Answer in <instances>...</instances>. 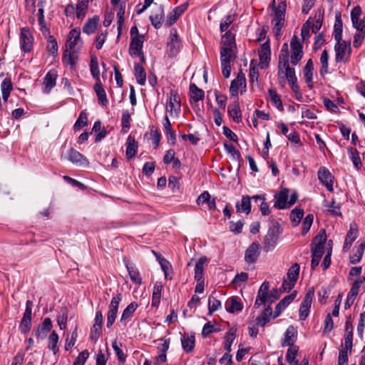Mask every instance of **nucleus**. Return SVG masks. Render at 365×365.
<instances>
[{"label": "nucleus", "instance_id": "nucleus-1", "mask_svg": "<svg viewBox=\"0 0 365 365\" xmlns=\"http://www.w3.org/2000/svg\"><path fill=\"white\" fill-rule=\"evenodd\" d=\"M282 231L279 223L278 222H273L264 238L263 250L265 252H271L275 248Z\"/></svg>", "mask_w": 365, "mask_h": 365}, {"label": "nucleus", "instance_id": "nucleus-2", "mask_svg": "<svg viewBox=\"0 0 365 365\" xmlns=\"http://www.w3.org/2000/svg\"><path fill=\"white\" fill-rule=\"evenodd\" d=\"M335 60L336 62L346 63L349 61L351 56V43L345 41L339 40L336 41L334 46Z\"/></svg>", "mask_w": 365, "mask_h": 365}, {"label": "nucleus", "instance_id": "nucleus-3", "mask_svg": "<svg viewBox=\"0 0 365 365\" xmlns=\"http://www.w3.org/2000/svg\"><path fill=\"white\" fill-rule=\"evenodd\" d=\"M121 300L122 295L120 293H118L112 298L110 302L107 313L106 326L108 328L111 327L115 321L118 311V306Z\"/></svg>", "mask_w": 365, "mask_h": 365}, {"label": "nucleus", "instance_id": "nucleus-4", "mask_svg": "<svg viewBox=\"0 0 365 365\" xmlns=\"http://www.w3.org/2000/svg\"><path fill=\"white\" fill-rule=\"evenodd\" d=\"M181 47V42L175 29H171L167 43V52L169 56H175Z\"/></svg>", "mask_w": 365, "mask_h": 365}, {"label": "nucleus", "instance_id": "nucleus-5", "mask_svg": "<svg viewBox=\"0 0 365 365\" xmlns=\"http://www.w3.org/2000/svg\"><path fill=\"white\" fill-rule=\"evenodd\" d=\"M34 37L26 27L21 29L19 35L20 48L25 53L31 52L33 48Z\"/></svg>", "mask_w": 365, "mask_h": 365}, {"label": "nucleus", "instance_id": "nucleus-6", "mask_svg": "<svg viewBox=\"0 0 365 365\" xmlns=\"http://www.w3.org/2000/svg\"><path fill=\"white\" fill-rule=\"evenodd\" d=\"M32 302L28 300L26 304V309L21 319L19 329L22 334H27L31 329Z\"/></svg>", "mask_w": 365, "mask_h": 365}, {"label": "nucleus", "instance_id": "nucleus-7", "mask_svg": "<svg viewBox=\"0 0 365 365\" xmlns=\"http://www.w3.org/2000/svg\"><path fill=\"white\" fill-rule=\"evenodd\" d=\"M291 47V63L293 66L297 65L303 56L302 45L297 36H294L290 41Z\"/></svg>", "mask_w": 365, "mask_h": 365}, {"label": "nucleus", "instance_id": "nucleus-8", "mask_svg": "<svg viewBox=\"0 0 365 365\" xmlns=\"http://www.w3.org/2000/svg\"><path fill=\"white\" fill-rule=\"evenodd\" d=\"M314 296V289L310 288L306 293L299 307V319L305 320L309 314V310Z\"/></svg>", "mask_w": 365, "mask_h": 365}, {"label": "nucleus", "instance_id": "nucleus-9", "mask_svg": "<svg viewBox=\"0 0 365 365\" xmlns=\"http://www.w3.org/2000/svg\"><path fill=\"white\" fill-rule=\"evenodd\" d=\"M361 9L359 6H354L351 11V19L354 28L357 31L365 32V16L361 19Z\"/></svg>", "mask_w": 365, "mask_h": 365}, {"label": "nucleus", "instance_id": "nucleus-10", "mask_svg": "<svg viewBox=\"0 0 365 365\" xmlns=\"http://www.w3.org/2000/svg\"><path fill=\"white\" fill-rule=\"evenodd\" d=\"M66 159L77 166L88 167L89 165L88 159L72 148L68 150Z\"/></svg>", "mask_w": 365, "mask_h": 365}, {"label": "nucleus", "instance_id": "nucleus-11", "mask_svg": "<svg viewBox=\"0 0 365 365\" xmlns=\"http://www.w3.org/2000/svg\"><path fill=\"white\" fill-rule=\"evenodd\" d=\"M318 178L320 182L326 187L327 190H334V176L325 167H321L318 170Z\"/></svg>", "mask_w": 365, "mask_h": 365}, {"label": "nucleus", "instance_id": "nucleus-12", "mask_svg": "<svg viewBox=\"0 0 365 365\" xmlns=\"http://www.w3.org/2000/svg\"><path fill=\"white\" fill-rule=\"evenodd\" d=\"M260 255V245L258 242H252L245 253V261L248 264L255 263Z\"/></svg>", "mask_w": 365, "mask_h": 365}, {"label": "nucleus", "instance_id": "nucleus-13", "mask_svg": "<svg viewBox=\"0 0 365 365\" xmlns=\"http://www.w3.org/2000/svg\"><path fill=\"white\" fill-rule=\"evenodd\" d=\"M165 19L164 9L163 6H157L154 8L150 16V20L155 29H160Z\"/></svg>", "mask_w": 365, "mask_h": 365}, {"label": "nucleus", "instance_id": "nucleus-14", "mask_svg": "<svg viewBox=\"0 0 365 365\" xmlns=\"http://www.w3.org/2000/svg\"><path fill=\"white\" fill-rule=\"evenodd\" d=\"M143 35H137L131 38L129 45V53L132 57H137L143 51Z\"/></svg>", "mask_w": 365, "mask_h": 365}, {"label": "nucleus", "instance_id": "nucleus-15", "mask_svg": "<svg viewBox=\"0 0 365 365\" xmlns=\"http://www.w3.org/2000/svg\"><path fill=\"white\" fill-rule=\"evenodd\" d=\"M163 343L157 347L158 355L155 357V364L165 363L167 361L166 353L170 347V339H159Z\"/></svg>", "mask_w": 365, "mask_h": 365}, {"label": "nucleus", "instance_id": "nucleus-16", "mask_svg": "<svg viewBox=\"0 0 365 365\" xmlns=\"http://www.w3.org/2000/svg\"><path fill=\"white\" fill-rule=\"evenodd\" d=\"M289 190L287 188L282 189L279 192L274 195L275 202L274 207L277 209L288 208Z\"/></svg>", "mask_w": 365, "mask_h": 365}, {"label": "nucleus", "instance_id": "nucleus-17", "mask_svg": "<svg viewBox=\"0 0 365 365\" xmlns=\"http://www.w3.org/2000/svg\"><path fill=\"white\" fill-rule=\"evenodd\" d=\"M271 51L267 42L261 45V49L259 51V67L264 69L268 66L270 61Z\"/></svg>", "mask_w": 365, "mask_h": 365}, {"label": "nucleus", "instance_id": "nucleus-18", "mask_svg": "<svg viewBox=\"0 0 365 365\" xmlns=\"http://www.w3.org/2000/svg\"><path fill=\"white\" fill-rule=\"evenodd\" d=\"M58 77L57 71L55 69L50 70L45 76L43 83V91L46 93H48L51 89L56 86Z\"/></svg>", "mask_w": 365, "mask_h": 365}, {"label": "nucleus", "instance_id": "nucleus-19", "mask_svg": "<svg viewBox=\"0 0 365 365\" xmlns=\"http://www.w3.org/2000/svg\"><path fill=\"white\" fill-rule=\"evenodd\" d=\"M289 46L287 43H284L282 46V48L280 50V53L279 55L278 76L279 77H281V73H284L282 67L289 65Z\"/></svg>", "mask_w": 365, "mask_h": 365}, {"label": "nucleus", "instance_id": "nucleus-20", "mask_svg": "<svg viewBox=\"0 0 365 365\" xmlns=\"http://www.w3.org/2000/svg\"><path fill=\"white\" fill-rule=\"evenodd\" d=\"M52 327L51 319L48 317L45 318L43 322L34 330L35 336L37 339H44L47 334L51 330Z\"/></svg>", "mask_w": 365, "mask_h": 365}, {"label": "nucleus", "instance_id": "nucleus-21", "mask_svg": "<svg viewBox=\"0 0 365 365\" xmlns=\"http://www.w3.org/2000/svg\"><path fill=\"white\" fill-rule=\"evenodd\" d=\"M246 88V79L243 73H239L237 78L232 81L230 91L232 96L238 95L239 88Z\"/></svg>", "mask_w": 365, "mask_h": 365}, {"label": "nucleus", "instance_id": "nucleus-22", "mask_svg": "<svg viewBox=\"0 0 365 365\" xmlns=\"http://www.w3.org/2000/svg\"><path fill=\"white\" fill-rule=\"evenodd\" d=\"M81 32L79 30L76 29H72L68 36L66 46L68 48L70 51H75L76 46L78 44L79 42L82 43L81 41Z\"/></svg>", "mask_w": 365, "mask_h": 365}, {"label": "nucleus", "instance_id": "nucleus-23", "mask_svg": "<svg viewBox=\"0 0 365 365\" xmlns=\"http://www.w3.org/2000/svg\"><path fill=\"white\" fill-rule=\"evenodd\" d=\"M297 295V292L294 291L291 294L284 297L275 307L274 318L280 315L282 312L294 299Z\"/></svg>", "mask_w": 365, "mask_h": 365}, {"label": "nucleus", "instance_id": "nucleus-24", "mask_svg": "<svg viewBox=\"0 0 365 365\" xmlns=\"http://www.w3.org/2000/svg\"><path fill=\"white\" fill-rule=\"evenodd\" d=\"M169 112L180 113V98L178 93L175 91H170V96L168 101Z\"/></svg>", "mask_w": 365, "mask_h": 365}, {"label": "nucleus", "instance_id": "nucleus-25", "mask_svg": "<svg viewBox=\"0 0 365 365\" xmlns=\"http://www.w3.org/2000/svg\"><path fill=\"white\" fill-rule=\"evenodd\" d=\"M126 151H125V155L126 158L130 160L133 158L137 153L138 148V144L135 141V139L133 136L130 135L127 138L126 142Z\"/></svg>", "mask_w": 365, "mask_h": 365}, {"label": "nucleus", "instance_id": "nucleus-26", "mask_svg": "<svg viewBox=\"0 0 365 365\" xmlns=\"http://www.w3.org/2000/svg\"><path fill=\"white\" fill-rule=\"evenodd\" d=\"M251 197L243 195L240 202L236 203V211L249 215L251 212Z\"/></svg>", "mask_w": 365, "mask_h": 365}, {"label": "nucleus", "instance_id": "nucleus-27", "mask_svg": "<svg viewBox=\"0 0 365 365\" xmlns=\"http://www.w3.org/2000/svg\"><path fill=\"white\" fill-rule=\"evenodd\" d=\"M138 307V305L135 302H133L128 304L122 313L120 322L125 326L128 321H129L135 311L137 309Z\"/></svg>", "mask_w": 365, "mask_h": 365}, {"label": "nucleus", "instance_id": "nucleus-28", "mask_svg": "<svg viewBox=\"0 0 365 365\" xmlns=\"http://www.w3.org/2000/svg\"><path fill=\"white\" fill-rule=\"evenodd\" d=\"M207 264V258L205 256L201 257L195 263L194 277L196 281L204 279V265Z\"/></svg>", "mask_w": 365, "mask_h": 365}, {"label": "nucleus", "instance_id": "nucleus-29", "mask_svg": "<svg viewBox=\"0 0 365 365\" xmlns=\"http://www.w3.org/2000/svg\"><path fill=\"white\" fill-rule=\"evenodd\" d=\"M364 250V242L360 244L359 246L354 247L351 254L350 255V262L354 264L359 263L361 259Z\"/></svg>", "mask_w": 365, "mask_h": 365}, {"label": "nucleus", "instance_id": "nucleus-30", "mask_svg": "<svg viewBox=\"0 0 365 365\" xmlns=\"http://www.w3.org/2000/svg\"><path fill=\"white\" fill-rule=\"evenodd\" d=\"M163 125L164 130H165V134L167 135L168 140L169 141H171L172 144H175V140H176V135H175V132L172 128V125H171L170 121L168 115L165 116V118L163 119Z\"/></svg>", "mask_w": 365, "mask_h": 365}, {"label": "nucleus", "instance_id": "nucleus-31", "mask_svg": "<svg viewBox=\"0 0 365 365\" xmlns=\"http://www.w3.org/2000/svg\"><path fill=\"white\" fill-rule=\"evenodd\" d=\"M195 336L194 335H182L181 337V344L183 350L188 353L193 350L195 346Z\"/></svg>", "mask_w": 365, "mask_h": 365}, {"label": "nucleus", "instance_id": "nucleus-32", "mask_svg": "<svg viewBox=\"0 0 365 365\" xmlns=\"http://www.w3.org/2000/svg\"><path fill=\"white\" fill-rule=\"evenodd\" d=\"M94 91L96 93L99 103L103 106H106L108 101L107 99L106 91L101 81L96 82V83L94 85Z\"/></svg>", "mask_w": 365, "mask_h": 365}, {"label": "nucleus", "instance_id": "nucleus-33", "mask_svg": "<svg viewBox=\"0 0 365 365\" xmlns=\"http://www.w3.org/2000/svg\"><path fill=\"white\" fill-rule=\"evenodd\" d=\"M135 76L138 83L143 86L146 81V73L144 68L138 63H134Z\"/></svg>", "mask_w": 365, "mask_h": 365}, {"label": "nucleus", "instance_id": "nucleus-34", "mask_svg": "<svg viewBox=\"0 0 365 365\" xmlns=\"http://www.w3.org/2000/svg\"><path fill=\"white\" fill-rule=\"evenodd\" d=\"M125 267L131 281L136 284H141L143 281L138 269L129 263H126Z\"/></svg>", "mask_w": 365, "mask_h": 365}, {"label": "nucleus", "instance_id": "nucleus-35", "mask_svg": "<svg viewBox=\"0 0 365 365\" xmlns=\"http://www.w3.org/2000/svg\"><path fill=\"white\" fill-rule=\"evenodd\" d=\"M228 114L232 118L233 120L235 123H239L241 120L242 114L240 108V105L238 103H234L230 104L228 106Z\"/></svg>", "mask_w": 365, "mask_h": 365}, {"label": "nucleus", "instance_id": "nucleus-36", "mask_svg": "<svg viewBox=\"0 0 365 365\" xmlns=\"http://www.w3.org/2000/svg\"><path fill=\"white\" fill-rule=\"evenodd\" d=\"M235 58L234 48L230 47H221L220 60L221 63H230V61Z\"/></svg>", "mask_w": 365, "mask_h": 365}, {"label": "nucleus", "instance_id": "nucleus-37", "mask_svg": "<svg viewBox=\"0 0 365 365\" xmlns=\"http://www.w3.org/2000/svg\"><path fill=\"white\" fill-rule=\"evenodd\" d=\"M190 93L191 100L195 103L202 100L205 97L204 91L199 88L195 83L190 85Z\"/></svg>", "mask_w": 365, "mask_h": 365}, {"label": "nucleus", "instance_id": "nucleus-38", "mask_svg": "<svg viewBox=\"0 0 365 365\" xmlns=\"http://www.w3.org/2000/svg\"><path fill=\"white\" fill-rule=\"evenodd\" d=\"M343 24L342 20L341 19L340 14L336 15L335 17V23L334 26V39L336 41H339V40L342 39V31H343Z\"/></svg>", "mask_w": 365, "mask_h": 365}, {"label": "nucleus", "instance_id": "nucleus-39", "mask_svg": "<svg viewBox=\"0 0 365 365\" xmlns=\"http://www.w3.org/2000/svg\"><path fill=\"white\" fill-rule=\"evenodd\" d=\"M242 304L238 301L237 297H232L226 302V310L230 313L240 312L242 309Z\"/></svg>", "mask_w": 365, "mask_h": 365}, {"label": "nucleus", "instance_id": "nucleus-40", "mask_svg": "<svg viewBox=\"0 0 365 365\" xmlns=\"http://www.w3.org/2000/svg\"><path fill=\"white\" fill-rule=\"evenodd\" d=\"M295 333L296 331L294 328L292 326L289 327L285 331L284 338L283 339V341L282 342V346H294V341Z\"/></svg>", "mask_w": 365, "mask_h": 365}, {"label": "nucleus", "instance_id": "nucleus-41", "mask_svg": "<svg viewBox=\"0 0 365 365\" xmlns=\"http://www.w3.org/2000/svg\"><path fill=\"white\" fill-rule=\"evenodd\" d=\"M272 314V309L270 305H267V307L264 309L262 312L261 315L257 317V323L258 325L261 327H264V325L269 322L270 317Z\"/></svg>", "mask_w": 365, "mask_h": 365}, {"label": "nucleus", "instance_id": "nucleus-42", "mask_svg": "<svg viewBox=\"0 0 365 365\" xmlns=\"http://www.w3.org/2000/svg\"><path fill=\"white\" fill-rule=\"evenodd\" d=\"M314 70V64L313 61L311 58H309L304 68V76L305 78L306 83L309 85L310 88L312 87V85H309V83H312V78H313V73L312 71Z\"/></svg>", "mask_w": 365, "mask_h": 365}, {"label": "nucleus", "instance_id": "nucleus-43", "mask_svg": "<svg viewBox=\"0 0 365 365\" xmlns=\"http://www.w3.org/2000/svg\"><path fill=\"white\" fill-rule=\"evenodd\" d=\"M99 18L94 16L93 18L89 19L83 27V31L87 34H93L98 26Z\"/></svg>", "mask_w": 365, "mask_h": 365}, {"label": "nucleus", "instance_id": "nucleus-44", "mask_svg": "<svg viewBox=\"0 0 365 365\" xmlns=\"http://www.w3.org/2000/svg\"><path fill=\"white\" fill-rule=\"evenodd\" d=\"M222 47L235 48V35L230 31H227L222 36Z\"/></svg>", "mask_w": 365, "mask_h": 365}, {"label": "nucleus", "instance_id": "nucleus-45", "mask_svg": "<svg viewBox=\"0 0 365 365\" xmlns=\"http://www.w3.org/2000/svg\"><path fill=\"white\" fill-rule=\"evenodd\" d=\"M299 351L297 346H291L288 349L286 354V360L290 365H299V361L296 359V356Z\"/></svg>", "mask_w": 365, "mask_h": 365}, {"label": "nucleus", "instance_id": "nucleus-46", "mask_svg": "<svg viewBox=\"0 0 365 365\" xmlns=\"http://www.w3.org/2000/svg\"><path fill=\"white\" fill-rule=\"evenodd\" d=\"M269 97L271 103L274 106H275L278 110H283L284 107L282 105V100L279 96L277 94V91L274 88L269 89Z\"/></svg>", "mask_w": 365, "mask_h": 365}, {"label": "nucleus", "instance_id": "nucleus-47", "mask_svg": "<svg viewBox=\"0 0 365 365\" xmlns=\"http://www.w3.org/2000/svg\"><path fill=\"white\" fill-rule=\"evenodd\" d=\"M272 6L274 7V19H284V14L286 11V2H281L277 7H274L275 1L273 0L272 2Z\"/></svg>", "mask_w": 365, "mask_h": 365}, {"label": "nucleus", "instance_id": "nucleus-48", "mask_svg": "<svg viewBox=\"0 0 365 365\" xmlns=\"http://www.w3.org/2000/svg\"><path fill=\"white\" fill-rule=\"evenodd\" d=\"M357 236L358 230L351 227L345 237L344 250L349 249L353 242L357 238Z\"/></svg>", "mask_w": 365, "mask_h": 365}, {"label": "nucleus", "instance_id": "nucleus-49", "mask_svg": "<svg viewBox=\"0 0 365 365\" xmlns=\"http://www.w3.org/2000/svg\"><path fill=\"white\" fill-rule=\"evenodd\" d=\"M269 304V293H264L262 292H257V295L254 304L255 309H258L261 305L265 304Z\"/></svg>", "mask_w": 365, "mask_h": 365}, {"label": "nucleus", "instance_id": "nucleus-50", "mask_svg": "<svg viewBox=\"0 0 365 365\" xmlns=\"http://www.w3.org/2000/svg\"><path fill=\"white\" fill-rule=\"evenodd\" d=\"M364 281H365L364 277H360V278L356 279L353 282L347 296H349V297H351L356 299V296L359 294V289Z\"/></svg>", "mask_w": 365, "mask_h": 365}, {"label": "nucleus", "instance_id": "nucleus-51", "mask_svg": "<svg viewBox=\"0 0 365 365\" xmlns=\"http://www.w3.org/2000/svg\"><path fill=\"white\" fill-rule=\"evenodd\" d=\"M252 199L255 202L259 200L261 202L259 205L260 211L262 215H268L270 213L269 205L265 202V197L264 195H254Z\"/></svg>", "mask_w": 365, "mask_h": 365}, {"label": "nucleus", "instance_id": "nucleus-52", "mask_svg": "<svg viewBox=\"0 0 365 365\" xmlns=\"http://www.w3.org/2000/svg\"><path fill=\"white\" fill-rule=\"evenodd\" d=\"M56 320L60 329L63 330L66 329L68 321V309L66 307L61 308L60 314L57 317Z\"/></svg>", "mask_w": 365, "mask_h": 365}, {"label": "nucleus", "instance_id": "nucleus-53", "mask_svg": "<svg viewBox=\"0 0 365 365\" xmlns=\"http://www.w3.org/2000/svg\"><path fill=\"white\" fill-rule=\"evenodd\" d=\"M88 125V115L86 111H81L77 120L73 125L75 131L79 130Z\"/></svg>", "mask_w": 365, "mask_h": 365}, {"label": "nucleus", "instance_id": "nucleus-54", "mask_svg": "<svg viewBox=\"0 0 365 365\" xmlns=\"http://www.w3.org/2000/svg\"><path fill=\"white\" fill-rule=\"evenodd\" d=\"M89 0H78L76 5V16L78 19L83 18L86 14V11L88 9Z\"/></svg>", "mask_w": 365, "mask_h": 365}, {"label": "nucleus", "instance_id": "nucleus-55", "mask_svg": "<svg viewBox=\"0 0 365 365\" xmlns=\"http://www.w3.org/2000/svg\"><path fill=\"white\" fill-rule=\"evenodd\" d=\"M58 335L55 331H53L48 337V348L56 354L58 351Z\"/></svg>", "mask_w": 365, "mask_h": 365}, {"label": "nucleus", "instance_id": "nucleus-56", "mask_svg": "<svg viewBox=\"0 0 365 365\" xmlns=\"http://www.w3.org/2000/svg\"><path fill=\"white\" fill-rule=\"evenodd\" d=\"M90 70L93 77L97 82L100 81V70L98 68V63L97 58L93 56L91 59Z\"/></svg>", "mask_w": 365, "mask_h": 365}, {"label": "nucleus", "instance_id": "nucleus-57", "mask_svg": "<svg viewBox=\"0 0 365 365\" xmlns=\"http://www.w3.org/2000/svg\"><path fill=\"white\" fill-rule=\"evenodd\" d=\"M324 207H327V212H330L332 215H341L340 205L336 203L335 200H332L331 203L325 200Z\"/></svg>", "mask_w": 365, "mask_h": 365}, {"label": "nucleus", "instance_id": "nucleus-58", "mask_svg": "<svg viewBox=\"0 0 365 365\" xmlns=\"http://www.w3.org/2000/svg\"><path fill=\"white\" fill-rule=\"evenodd\" d=\"M224 147H225V149L226 150V151L229 154H230L235 160H236L239 162L242 160L240 153L239 152L238 150L236 149L235 145H233L232 144H230V143H225Z\"/></svg>", "mask_w": 365, "mask_h": 365}, {"label": "nucleus", "instance_id": "nucleus-59", "mask_svg": "<svg viewBox=\"0 0 365 365\" xmlns=\"http://www.w3.org/2000/svg\"><path fill=\"white\" fill-rule=\"evenodd\" d=\"M329 54L327 50H324L322 53L320 57V63L322 64V68L320 70L321 75H324L328 73V67H329Z\"/></svg>", "mask_w": 365, "mask_h": 365}, {"label": "nucleus", "instance_id": "nucleus-60", "mask_svg": "<svg viewBox=\"0 0 365 365\" xmlns=\"http://www.w3.org/2000/svg\"><path fill=\"white\" fill-rule=\"evenodd\" d=\"M299 265L297 263H295L288 269L287 274L288 279H291L292 282H296L299 277Z\"/></svg>", "mask_w": 365, "mask_h": 365}, {"label": "nucleus", "instance_id": "nucleus-61", "mask_svg": "<svg viewBox=\"0 0 365 365\" xmlns=\"http://www.w3.org/2000/svg\"><path fill=\"white\" fill-rule=\"evenodd\" d=\"M348 153L349 154L350 159L354 163V166L356 168H359L361 165V162L357 150L353 148H349Z\"/></svg>", "mask_w": 365, "mask_h": 365}, {"label": "nucleus", "instance_id": "nucleus-62", "mask_svg": "<svg viewBox=\"0 0 365 365\" xmlns=\"http://www.w3.org/2000/svg\"><path fill=\"white\" fill-rule=\"evenodd\" d=\"M304 216V210L302 209L294 208L292 210L290 219L294 226H297Z\"/></svg>", "mask_w": 365, "mask_h": 365}, {"label": "nucleus", "instance_id": "nucleus-63", "mask_svg": "<svg viewBox=\"0 0 365 365\" xmlns=\"http://www.w3.org/2000/svg\"><path fill=\"white\" fill-rule=\"evenodd\" d=\"M76 53V50H75V51H70L69 52L66 50L63 54V61L71 66L75 65L77 62Z\"/></svg>", "mask_w": 365, "mask_h": 365}, {"label": "nucleus", "instance_id": "nucleus-64", "mask_svg": "<svg viewBox=\"0 0 365 365\" xmlns=\"http://www.w3.org/2000/svg\"><path fill=\"white\" fill-rule=\"evenodd\" d=\"M234 21V16L229 14L223 17L220 24L221 32L227 31L230 24Z\"/></svg>", "mask_w": 365, "mask_h": 365}]
</instances>
